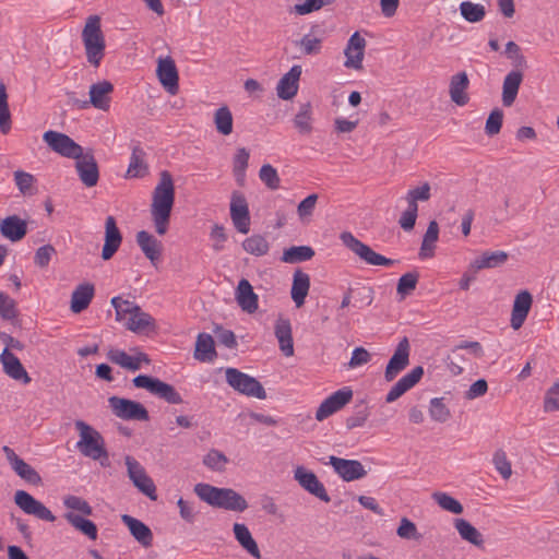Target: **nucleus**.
Segmentation results:
<instances>
[{
	"mask_svg": "<svg viewBox=\"0 0 559 559\" xmlns=\"http://www.w3.org/2000/svg\"><path fill=\"white\" fill-rule=\"evenodd\" d=\"M14 181H15V185H16L19 191L22 194L31 195L35 192V189H34L35 177L32 174L25 173L22 170H16V171H14Z\"/></svg>",
	"mask_w": 559,
	"mask_h": 559,
	"instance_id": "nucleus-52",
	"label": "nucleus"
},
{
	"mask_svg": "<svg viewBox=\"0 0 559 559\" xmlns=\"http://www.w3.org/2000/svg\"><path fill=\"white\" fill-rule=\"evenodd\" d=\"M108 403L114 414L124 420H148V412L139 402L122 399L118 396H111L108 399Z\"/></svg>",
	"mask_w": 559,
	"mask_h": 559,
	"instance_id": "nucleus-11",
	"label": "nucleus"
},
{
	"mask_svg": "<svg viewBox=\"0 0 559 559\" xmlns=\"http://www.w3.org/2000/svg\"><path fill=\"white\" fill-rule=\"evenodd\" d=\"M156 74L160 84L169 94H177L179 90L178 70L170 57L158 59Z\"/></svg>",
	"mask_w": 559,
	"mask_h": 559,
	"instance_id": "nucleus-20",
	"label": "nucleus"
},
{
	"mask_svg": "<svg viewBox=\"0 0 559 559\" xmlns=\"http://www.w3.org/2000/svg\"><path fill=\"white\" fill-rule=\"evenodd\" d=\"M0 360L3 365L4 372L9 377L14 380H21L24 383H28L31 381V378L21 364L20 359L8 348L3 349L2 354L0 355Z\"/></svg>",
	"mask_w": 559,
	"mask_h": 559,
	"instance_id": "nucleus-32",
	"label": "nucleus"
},
{
	"mask_svg": "<svg viewBox=\"0 0 559 559\" xmlns=\"http://www.w3.org/2000/svg\"><path fill=\"white\" fill-rule=\"evenodd\" d=\"M144 156H145V153L139 145H135L132 148V154H131L129 167L127 170V175L129 177L138 178L145 174L146 165L144 163Z\"/></svg>",
	"mask_w": 559,
	"mask_h": 559,
	"instance_id": "nucleus-45",
	"label": "nucleus"
},
{
	"mask_svg": "<svg viewBox=\"0 0 559 559\" xmlns=\"http://www.w3.org/2000/svg\"><path fill=\"white\" fill-rule=\"evenodd\" d=\"M225 378L228 385L242 395L259 400L266 397L264 388L255 378L236 368H227L225 370Z\"/></svg>",
	"mask_w": 559,
	"mask_h": 559,
	"instance_id": "nucleus-7",
	"label": "nucleus"
},
{
	"mask_svg": "<svg viewBox=\"0 0 559 559\" xmlns=\"http://www.w3.org/2000/svg\"><path fill=\"white\" fill-rule=\"evenodd\" d=\"M492 463L497 472L504 478H510L512 474L511 463L503 450H497L492 457Z\"/></svg>",
	"mask_w": 559,
	"mask_h": 559,
	"instance_id": "nucleus-59",
	"label": "nucleus"
},
{
	"mask_svg": "<svg viewBox=\"0 0 559 559\" xmlns=\"http://www.w3.org/2000/svg\"><path fill=\"white\" fill-rule=\"evenodd\" d=\"M132 383L135 388L145 389L151 394L170 403V404H181L182 397L176 391V389L157 378H153L146 374H139L133 378Z\"/></svg>",
	"mask_w": 559,
	"mask_h": 559,
	"instance_id": "nucleus-8",
	"label": "nucleus"
},
{
	"mask_svg": "<svg viewBox=\"0 0 559 559\" xmlns=\"http://www.w3.org/2000/svg\"><path fill=\"white\" fill-rule=\"evenodd\" d=\"M122 242V235L117 226L114 216H107L105 221V243L102 250V258L109 260L118 251Z\"/></svg>",
	"mask_w": 559,
	"mask_h": 559,
	"instance_id": "nucleus-25",
	"label": "nucleus"
},
{
	"mask_svg": "<svg viewBox=\"0 0 559 559\" xmlns=\"http://www.w3.org/2000/svg\"><path fill=\"white\" fill-rule=\"evenodd\" d=\"M352 397L353 391L349 388H343L335 391L320 404L316 412V419L322 421L330 417L348 404Z\"/></svg>",
	"mask_w": 559,
	"mask_h": 559,
	"instance_id": "nucleus-17",
	"label": "nucleus"
},
{
	"mask_svg": "<svg viewBox=\"0 0 559 559\" xmlns=\"http://www.w3.org/2000/svg\"><path fill=\"white\" fill-rule=\"evenodd\" d=\"M11 129V114L8 104V93L5 85L0 83V130L8 133Z\"/></svg>",
	"mask_w": 559,
	"mask_h": 559,
	"instance_id": "nucleus-49",
	"label": "nucleus"
},
{
	"mask_svg": "<svg viewBox=\"0 0 559 559\" xmlns=\"http://www.w3.org/2000/svg\"><path fill=\"white\" fill-rule=\"evenodd\" d=\"M522 80L523 75L520 71H511L506 75L502 84V103L504 106L509 107L514 103Z\"/></svg>",
	"mask_w": 559,
	"mask_h": 559,
	"instance_id": "nucleus-37",
	"label": "nucleus"
},
{
	"mask_svg": "<svg viewBox=\"0 0 559 559\" xmlns=\"http://www.w3.org/2000/svg\"><path fill=\"white\" fill-rule=\"evenodd\" d=\"M230 218L235 228L241 234L250 230V212L245 195L234 191L230 199Z\"/></svg>",
	"mask_w": 559,
	"mask_h": 559,
	"instance_id": "nucleus-15",
	"label": "nucleus"
},
{
	"mask_svg": "<svg viewBox=\"0 0 559 559\" xmlns=\"http://www.w3.org/2000/svg\"><path fill=\"white\" fill-rule=\"evenodd\" d=\"M274 334L283 355L292 357L294 355V341L290 321L283 317L277 318L274 325Z\"/></svg>",
	"mask_w": 559,
	"mask_h": 559,
	"instance_id": "nucleus-29",
	"label": "nucleus"
},
{
	"mask_svg": "<svg viewBox=\"0 0 559 559\" xmlns=\"http://www.w3.org/2000/svg\"><path fill=\"white\" fill-rule=\"evenodd\" d=\"M508 260V253L504 251H485L483 254L471 263V267L475 271L483 269H493L502 265Z\"/></svg>",
	"mask_w": 559,
	"mask_h": 559,
	"instance_id": "nucleus-41",
	"label": "nucleus"
},
{
	"mask_svg": "<svg viewBox=\"0 0 559 559\" xmlns=\"http://www.w3.org/2000/svg\"><path fill=\"white\" fill-rule=\"evenodd\" d=\"M127 473L133 485L151 500H156V487L153 479L147 475L145 468L133 456L124 457Z\"/></svg>",
	"mask_w": 559,
	"mask_h": 559,
	"instance_id": "nucleus-9",
	"label": "nucleus"
},
{
	"mask_svg": "<svg viewBox=\"0 0 559 559\" xmlns=\"http://www.w3.org/2000/svg\"><path fill=\"white\" fill-rule=\"evenodd\" d=\"M468 85L469 80L466 72H459L451 76L449 84V94L451 100L457 106H464L468 103Z\"/></svg>",
	"mask_w": 559,
	"mask_h": 559,
	"instance_id": "nucleus-30",
	"label": "nucleus"
},
{
	"mask_svg": "<svg viewBox=\"0 0 559 559\" xmlns=\"http://www.w3.org/2000/svg\"><path fill=\"white\" fill-rule=\"evenodd\" d=\"M430 199V185L425 182L420 187L408 190L405 200L407 204L414 207H418V201H427Z\"/></svg>",
	"mask_w": 559,
	"mask_h": 559,
	"instance_id": "nucleus-54",
	"label": "nucleus"
},
{
	"mask_svg": "<svg viewBox=\"0 0 559 559\" xmlns=\"http://www.w3.org/2000/svg\"><path fill=\"white\" fill-rule=\"evenodd\" d=\"M503 120V111L499 108L493 109L487 118L485 131L489 136L500 132Z\"/></svg>",
	"mask_w": 559,
	"mask_h": 559,
	"instance_id": "nucleus-62",
	"label": "nucleus"
},
{
	"mask_svg": "<svg viewBox=\"0 0 559 559\" xmlns=\"http://www.w3.org/2000/svg\"><path fill=\"white\" fill-rule=\"evenodd\" d=\"M366 39L355 32L348 39L344 53L346 60L344 66L348 69L359 70L362 68V60L365 56Z\"/></svg>",
	"mask_w": 559,
	"mask_h": 559,
	"instance_id": "nucleus-21",
	"label": "nucleus"
},
{
	"mask_svg": "<svg viewBox=\"0 0 559 559\" xmlns=\"http://www.w3.org/2000/svg\"><path fill=\"white\" fill-rule=\"evenodd\" d=\"M227 463V456L223 452L214 449L209 451L203 459V464L213 471H223Z\"/></svg>",
	"mask_w": 559,
	"mask_h": 559,
	"instance_id": "nucleus-55",
	"label": "nucleus"
},
{
	"mask_svg": "<svg viewBox=\"0 0 559 559\" xmlns=\"http://www.w3.org/2000/svg\"><path fill=\"white\" fill-rule=\"evenodd\" d=\"M107 358L112 364L133 372L151 364L148 356L136 349L127 353L119 348H110L107 352Z\"/></svg>",
	"mask_w": 559,
	"mask_h": 559,
	"instance_id": "nucleus-12",
	"label": "nucleus"
},
{
	"mask_svg": "<svg viewBox=\"0 0 559 559\" xmlns=\"http://www.w3.org/2000/svg\"><path fill=\"white\" fill-rule=\"evenodd\" d=\"M294 479L304 490L308 491L320 500L324 502H329L331 500L324 485L318 479L313 472L307 469L306 467L297 466L294 471Z\"/></svg>",
	"mask_w": 559,
	"mask_h": 559,
	"instance_id": "nucleus-16",
	"label": "nucleus"
},
{
	"mask_svg": "<svg viewBox=\"0 0 559 559\" xmlns=\"http://www.w3.org/2000/svg\"><path fill=\"white\" fill-rule=\"evenodd\" d=\"M418 275L416 273H406L402 275L397 282V294L404 298L416 288Z\"/></svg>",
	"mask_w": 559,
	"mask_h": 559,
	"instance_id": "nucleus-61",
	"label": "nucleus"
},
{
	"mask_svg": "<svg viewBox=\"0 0 559 559\" xmlns=\"http://www.w3.org/2000/svg\"><path fill=\"white\" fill-rule=\"evenodd\" d=\"M259 177L265 186L272 190L280 188V177L277 170L270 164H265L260 168Z\"/></svg>",
	"mask_w": 559,
	"mask_h": 559,
	"instance_id": "nucleus-56",
	"label": "nucleus"
},
{
	"mask_svg": "<svg viewBox=\"0 0 559 559\" xmlns=\"http://www.w3.org/2000/svg\"><path fill=\"white\" fill-rule=\"evenodd\" d=\"M75 428L80 435V439L76 442L79 451L86 457L99 461L103 466H108L109 456L103 436L83 420H76Z\"/></svg>",
	"mask_w": 559,
	"mask_h": 559,
	"instance_id": "nucleus-4",
	"label": "nucleus"
},
{
	"mask_svg": "<svg viewBox=\"0 0 559 559\" xmlns=\"http://www.w3.org/2000/svg\"><path fill=\"white\" fill-rule=\"evenodd\" d=\"M17 316L16 304L13 298L4 293H0V318L3 320H13Z\"/></svg>",
	"mask_w": 559,
	"mask_h": 559,
	"instance_id": "nucleus-57",
	"label": "nucleus"
},
{
	"mask_svg": "<svg viewBox=\"0 0 559 559\" xmlns=\"http://www.w3.org/2000/svg\"><path fill=\"white\" fill-rule=\"evenodd\" d=\"M74 159L76 160L75 168L81 181L88 188L96 186L98 182L99 173L93 154H84L82 152L81 157Z\"/></svg>",
	"mask_w": 559,
	"mask_h": 559,
	"instance_id": "nucleus-22",
	"label": "nucleus"
},
{
	"mask_svg": "<svg viewBox=\"0 0 559 559\" xmlns=\"http://www.w3.org/2000/svg\"><path fill=\"white\" fill-rule=\"evenodd\" d=\"M235 539L250 556L254 559H261V551L251 532L243 523H235L233 525Z\"/></svg>",
	"mask_w": 559,
	"mask_h": 559,
	"instance_id": "nucleus-34",
	"label": "nucleus"
},
{
	"mask_svg": "<svg viewBox=\"0 0 559 559\" xmlns=\"http://www.w3.org/2000/svg\"><path fill=\"white\" fill-rule=\"evenodd\" d=\"M310 288V277L302 271H296L293 277L292 285V299L297 307H301L305 304V299Z\"/></svg>",
	"mask_w": 559,
	"mask_h": 559,
	"instance_id": "nucleus-39",
	"label": "nucleus"
},
{
	"mask_svg": "<svg viewBox=\"0 0 559 559\" xmlns=\"http://www.w3.org/2000/svg\"><path fill=\"white\" fill-rule=\"evenodd\" d=\"M112 92L114 85L109 81L94 83L90 86V99L81 102L79 108L85 109L88 106H93L96 109L107 111L110 107V95Z\"/></svg>",
	"mask_w": 559,
	"mask_h": 559,
	"instance_id": "nucleus-14",
	"label": "nucleus"
},
{
	"mask_svg": "<svg viewBox=\"0 0 559 559\" xmlns=\"http://www.w3.org/2000/svg\"><path fill=\"white\" fill-rule=\"evenodd\" d=\"M235 298L243 311L253 313L258 310V295L253 292V287L248 280L241 278L239 281L236 288Z\"/></svg>",
	"mask_w": 559,
	"mask_h": 559,
	"instance_id": "nucleus-28",
	"label": "nucleus"
},
{
	"mask_svg": "<svg viewBox=\"0 0 559 559\" xmlns=\"http://www.w3.org/2000/svg\"><path fill=\"white\" fill-rule=\"evenodd\" d=\"M342 243L368 265L390 267L395 261L377 253L371 247L357 239L350 231L340 235Z\"/></svg>",
	"mask_w": 559,
	"mask_h": 559,
	"instance_id": "nucleus-6",
	"label": "nucleus"
},
{
	"mask_svg": "<svg viewBox=\"0 0 559 559\" xmlns=\"http://www.w3.org/2000/svg\"><path fill=\"white\" fill-rule=\"evenodd\" d=\"M67 511L63 514L66 521L76 531L81 532L90 539L95 540L98 536V530L94 522L86 519L93 514V508L82 497L67 495L62 499Z\"/></svg>",
	"mask_w": 559,
	"mask_h": 559,
	"instance_id": "nucleus-3",
	"label": "nucleus"
},
{
	"mask_svg": "<svg viewBox=\"0 0 559 559\" xmlns=\"http://www.w3.org/2000/svg\"><path fill=\"white\" fill-rule=\"evenodd\" d=\"M313 107L310 102L302 103L298 106L297 112L294 116V128L301 135H309L313 131Z\"/></svg>",
	"mask_w": 559,
	"mask_h": 559,
	"instance_id": "nucleus-33",
	"label": "nucleus"
},
{
	"mask_svg": "<svg viewBox=\"0 0 559 559\" xmlns=\"http://www.w3.org/2000/svg\"><path fill=\"white\" fill-rule=\"evenodd\" d=\"M314 250L309 246H293L283 252L282 260L286 263H298L310 260Z\"/></svg>",
	"mask_w": 559,
	"mask_h": 559,
	"instance_id": "nucleus-44",
	"label": "nucleus"
},
{
	"mask_svg": "<svg viewBox=\"0 0 559 559\" xmlns=\"http://www.w3.org/2000/svg\"><path fill=\"white\" fill-rule=\"evenodd\" d=\"M195 495L207 504L234 512H243L249 504L245 497L231 488H218L199 483L194 486Z\"/></svg>",
	"mask_w": 559,
	"mask_h": 559,
	"instance_id": "nucleus-2",
	"label": "nucleus"
},
{
	"mask_svg": "<svg viewBox=\"0 0 559 559\" xmlns=\"http://www.w3.org/2000/svg\"><path fill=\"white\" fill-rule=\"evenodd\" d=\"M43 140L53 152L62 157L72 159L81 157L83 147L64 133L49 130L44 133Z\"/></svg>",
	"mask_w": 559,
	"mask_h": 559,
	"instance_id": "nucleus-10",
	"label": "nucleus"
},
{
	"mask_svg": "<svg viewBox=\"0 0 559 559\" xmlns=\"http://www.w3.org/2000/svg\"><path fill=\"white\" fill-rule=\"evenodd\" d=\"M94 297V286L92 284H81L72 293L71 310L80 313L85 310Z\"/></svg>",
	"mask_w": 559,
	"mask_h": 559,
	"instance_id": "nucleus-38",
	"label": "nucleus"
},
{
	"mask_svg": "<svg viewBox=\"0 0 559 559\" xmlns=\"http://www.w3.org/2000/svg\"><path fill=\"white\" fill-rule=\"evenodd\" d=\"M12 469L25 481L32 485H39L41 483L40 475L24 460H15Z\"/></svg>",
	"mask_w": 559,
	"mask_h": 559,
	"instance_id": "nucleus-48",
	"label": "nucleus"
},
{
	"mask_svg": "<svg viewBox=\"0 0 559 559\" xmlns=\"http://www.w3.org/2000/svg\"><path fill=\"white\" fill-rule=\"evenodd\" d=\"M396 534L399 537H401L403 539L418 540L421 537L417 531L415 523H413L407 518L401 519L400 525L396 530Z\"/></svg>",
	"mask_w": 559,
	"mask_h": 559,
	"instance_id": "nucleus-60",
	"label": "nucleus"
},
{
	"mask_svg": "<svg viewBox=\"0 0 559 559\" xmlns=\"http://www.w3.org/2000/svg\"><path fill=\"white\" fill-rule=\"evenodd\" d=\"M301 72V67L296 64L293 66L290 70L282 76L276 86L277 96L280 98L289 100L296 96Z\"/></svg>",
	"mask_w": 559,
	"mask_h": 559,
	"instance_id": "nucleus-26",
	"label": "nucleus"
},
{
	"mask_svg": "<svg viewBox=\"0 0 559 559\" xmlns=\"http://www.w3.org/2000/svg\"><path fill=\"white\" fill-rule=\"evenodd\" d=\"M454 527L457 531L460 537L471 543L474 546L481 547L484 544L483 535L479 533V531L473 526L467 520L465 519H455Z\"/></svg>",
	"mask_w": 559,
	"mask_h": 559,
	"instance_id": "nucleus-42",
	"label": "nucleus"
},
{
	"mask_svg": "<svg viewBox=\"0 0 559 559\" xmlns=\"http://www.w3.org/2000/svg\"><path fill=\"white\" fill-rule=\"evenodd\" d=\"M14 502L26 514L47 522H55L56 520V516L44 503L24 490H17L14 493Z\"/></svg>",
	"mask_w": 559,
	"mask_h": 559,
	"instance_id": "nucleus-13",
	"label": "nucleus"
},
{
	"mask_svg": "<svg viewBox=\"0 0 559 559\" xmlns=\"http://www.w3.org/2000/svg\"><path fill=\"white\" fill-rule=\"evenodd\" d=\"M121 520L138 543L145 548L152 546L153 533L145 523L128 514H123Z\"/></svg>",
	"mask_w": 559,
	"mask_h": 559,
	"instance_id": "nucleus-31",
	"label": "nucleus"
},
{
	"mask_svg": "<svg viewBox=\"0 0 559 559\" xmlns=\"http://www.w3.org/2000/svg\"><path fill=\"white\" fill-rule=\"evenodd\" d=\"M544 411L546 413L559 411V380L555 382L546 392L544 400Z\"/></svg>",
	"mask_w": 559,
	"mask_h": 559,
	"instance_id": "nucleus-63",
	"label": "nucleus"
},
{
	"mask_svg": "<svg viewBox=\"0 0 559 559\" xmlns=\"http://www.w3.org/2000/svg\"><path fill=\"white\" fill-rule=\"evenodd\" d=\"M321 39L312 35H305L299 41H296L304 55L312 56L321 51Z\"/></svg>",
	"mask_w": 559,
	"mask_h": 559,
	"instance_id": "nucleus-58",
	"label": "nucleus"
},
{
	"mask_svg": "<svg viewBox=\"0 0 559 559\" xmlns=\"http://www.w3.org/2000/svg\"><path fill=\"white\" fill-rule=\"evenodd\" d=\"M460 11L461 15L469 23L480 22L486 15V10L483 4L471 1L461 2Z\"/></svg>",
	"mask_w": 559,
	"mask_h": 559,
	"instance_id": "nucleus-47",
	"label": "nucleus"
},
{
	"mask_svg": "<svg viewBox=\"0 0 559 559\" xmlns=\"http://www.w3.org/2000/svg\"><path fill=\"white\" fill-rule=\"evenodd\" d=\"M135 240L145 258L156 266L163 252L162 241L146 230L138 231Z\"/></svg>",
	"mask_w": 559,
	"mask_h": 559,
	"instance_id": "nucleus-23",
	"label": "nucleus"
},
{
	"mask_svg": "<svg viewBox=\"0 0 559 559\" xmlns=\"http://www.w3.org/2000/svg\"><path fill=\"white\" fill-rule=\"evenodd\" d=\"M432 499L438 503V506L441 509L448 512H451L453 514H461L463 512V506L461 504V502L445 492H433Z\"/></svg>",
	"mask_w": 559,
	"mask_h": 559,
	"instance_id": "nucleus-50",
	"label": "nucleus"
},
{
	"mask_svg": "<svg viewBox=\"0 0 559 559\" xmlns=\"http://www.w3.org/2000/svg\"><path fill=\"white\" fill-rule=\"evenodd\" d=\"M533 302L532 295L527 290L519 293L513 302L511 313V326L519 330L527 318Z\"/></svg>",
	"mask_w": 559,
	"mask_h": 559,
	"instance_id": "nucleus-27",
	"label": "nucleus"
},
{
	"mask_svg": "<svg viewBox=\"0 0 559 559\" xmlns=\"http://www.w3.org/2000/svg\"><path fill=\"white\" fill-rule=\"evenodd\" d=\"M55 254L56 249L51 245L41 246L35 252L34 262L39 267H46Z\"/></svg>",
	"mask_w": 559,
	"mask_h": 559,
	"instance_id": "nucleus-64",
	"label": "nucleus"
},
{
	"mask_svg": "<svg viewBox=\"0 0 559 559\" xmlns=\"http://www.w3.org/2000/svg\"><path fill=\"white\" fill-rule=\"evenodd\" d=\"M82 41L87 61L97 68L105 56V37L100 27V19L91 15L82 31Z\"/></svg>",
	"mask_w": 559,
	"mask_h": 559,
	"instance_id": "nucleus-5",
	"label": "nucleus"
},
{
	"mask_svg": "<svg viewBox=\"0 0 559 559\" xmlns=\"http://www.w3.org/2000/svg\"><path fill=\"white\" fill-rule=\"evenodd\" d=\"M213 122L217 133L224 136L233 133L234 118L230 109L226 105L215 110Z\"/></svg>",
	"mask_w": 559,
	"mask_h": 559,
	"instance_id": "nucleus-43",
	"label": "nucleus"
},
{
	"mask_svg": "<svg viewBox=\"0 0 559 559\" xmlns=\"http://www.w3.org/2000/svg\"><path fill=\"white\" fill-rule=\"evenodd\" d=\"M111 305L116 311V320L119 322L124 321L133 312V308L139 307L134 302L124 300L119 296L111 299Z\"/></svg>",
	"mask_w": 559,
	"mask_h": 559,
	"instance_id": "nucleus-53",
	"label": "nucleus"
},
{
	"mask_svg": "<svg viewBox=\"0 0 559 559\" xmlns=\"http://www.w3.org/2000/svg\"><path fill=\"white\" fill-rule=\"evenodd\" d=\"M122 323L129 331L134 333H141L155 328L153 317L144 312L140 307L133 308V312Z\"/></svg>",
	"mask_w": 559,
	"mask_h": 559,
	"instance_id": "nucleus-36",
	"label": "nucleus"
},
{
	"mask_svg": "<svg viewBox=\"0 0 559 559\" xmlns=\"http://www.w3.org/2000/svg\"><path fill=\"white\" fill-rule=\"evenodd\" d=\"M329 464L335 473L345 481H354L367 475L364 465L357 460H346L336 456H330Z\"/></svg>",
	"mask_w": 559,
	"mask_h": 559,
	"instance_id": "nucleus-19",
	"label": "nucleus"
},
{
	"mask_svg": "<svg viewBox=\"0 0 559 559\" xmlns=\"http://www.w3.org/2000/svg\"><path fill=\"white\" fill-rule=\"evenodd\" d=\"M430 418L438 423H445L451 417V412L443 403V399L435 397L429 403Z\"/></svg>",
	"mask_w": 559,
	"mask_h": 559,
	"instance_id": "nucleus-51",
	"label": "nucleus"
},
{
	"mask_svg": "<svg viewBox=\"0 0 559 559\" xmlns=\"http://www.w3.org/2000/svg\"><path fill=\"white\" fill-rule=\"evenodd\" d=\"M216 357L215 344L212 335L200 333L195 342L194 358L199 361H212Z\"/></svg>",
	"mask_w": 559,
	"mask_h": 559,
	"instance_id": "nucleus-40",
	"label": "nucleus"
},
{
	"mask_svg": "<svg viewBox=\"0 0 559 559\" xmlns=\"http://www.w3.org/2000/svg\"><path fill=\"white\" fill-rule=\"evenodd\" d=\"M411 345L407 337H403L392 357L390 358L385 371L384 378L386 381L394 380L400 372H402L409 364Z\"/></svg>",
	"mask_w": 559,
	"mask_h": 559,
	"instance_id": "nucleus-18",
	"label": "nucleus"
},
{
	"mask_svg": "<svg viewBox=\"0 0 559 559\" xmlns=\"http://www.w3.org/2000/svg\"><path fill=\"white\" fill-rule=\"evenodd\" d=\"M424 374V368L417 366L413 368L408 373L403 376L388 392L385 396L386 403H392L400 399L404 393L415 386Z\"/></svg>",
	"mask_w": 559,
	"mask_h": 559,
	"instance_id": "nucleus-24",
	"label": "nucleus"
},
{
	"mask_svg": "<svg viewBox=\"0 0 559 559\" xmlns=\"http://www.w3.org/2000/svg\"><path fill=\"white\" fill-rule=\"evenodd\" d=\"M175 203V186L171 175L164 170L153 190L151 216L157 235L164 236L169 228L171 210Z\"/></svg>",
	"mask_w": 559,
	"mask_h": 559,
	"instance_id": "nucleus-1",
	"label": "nucleus"
},
{
	"mask_svg": "<svg viewBox=\"0 0 559 559\" xmlns=\"http://www.w3.org/2000/svg\"><path fill=\"white\" fill-rule=\"evenodd\" d=\"M2 236L11 241H19L27 233V224L16 215L5 217L0 224Z\"/></svg>",
	"mask_w": 559,
	"mask_h": 559,
	"instance_id": "nucleus-35",
	"label": "nucleus"
},
{
	"mask_svg": "<svg viewBox=\"0 0 559 559\" xmlns=\"http://www.w3.org/2000/svg\"><path fill=\"white\" fill-rule=\"evenodd\" d=\"M242 248L246 252L252 255L262 257L269 252L270 245L265 237L261 235H252L243 240Z\"/></svg>",
	"mask_w": 559,
	"mask_h": 559,
	"instance_id": "nucleus-46",
	"label": "nucleus"
}]
</instances>
